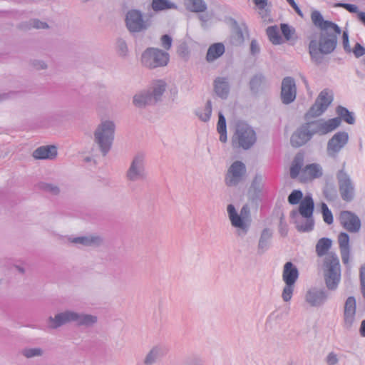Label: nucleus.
<instances>
[{
	"label": "nucleus",
	"instance_id": "1",
	"mask_svg": "<svg viewBox=\"0 0 365 365\" xmlns=\"http://www.w3.org/2000/svg\"><path fill=\"white\" fill-rule=\"evenodd\" d=\"M339 34L333 30H325L320 31L318 39L316 36L311 37L309 43L311 59L317 64L322 63L323 55L330 54L335 50Z\"/></svg>",
	"mask_w": 365,
	"mask_h": 365
},
{
	"label": "nucleus",
	"instance_id": "2",
	"mask_svg": "<svg viewBox=\"0 0 365 365\" xmlns=\"http://www.w3.org/2000/svg\"><path fill=\"white\" fill-rule=\"evenodd\" d=\"M74 322L78 327H91L98 322V317L96 315L76 312L67 309L64 312L50 316L47 320V328L49 329H57L61 327Z\"/></svg>",
	"mask_w": 365,
	"mask_h": 365
},
{
	"label": "nucleus",
	"instance_id": "3",
	"mask_svg": "<svg viewBox=\"0 0 365 365\" xmlns=\"http://www.w3.org/2000/svg\"><path fill=\"white\" fill-rule=\"evenodd\" d=\"M227 212L231 225L236 228L237 236L243 237L250 230L252 223L250 207L247 204L244 205L240 213L236 210L232 204L227 207Z\"/></svg>",
	"mask_w": 365,
	"mask_h": 365
},
{
	"label": "nucleus",
	"instance_id": "4",
	"mask_svg": "<svg viewBox=\"0 0 365 365\" xmlns=\"http://www.w3.org/2000/svg\"><path fill=\"white\" fill-rule=\"evenodd\" d=\"M153 13L145 14L140 9H130L125 17L126 29L131 34L144 33L153 26Z\"/></svg>",
	"mask_w": 365,
	"mask_h": 365
},
{
	"label": "nucleus",
	"instance_id": "5",
	"mask_svg": "<svg viewBox=\"0 0 365 365\" xmlns=\"http://www.w3.org/2000/svg\"><path fill=\"white\" fill-rule=\"evenodd\" d=\"M115 125L111 120L102 121L96 128L94 143L101 153L106 156L111 149L115 135Z\"/></svg>",
	"mask_w": 365,
	"mask_h": 365
},
{
	"label": "nucleus",
	"instance_id": "6",
	"mask_svg": "<svg viewBox=\"0 0 365 365\" xmlns=\"http://www.w3.org/2000/svg\"><path fill=\"white\" fill-rule=\"evenodd\" d=\"M324 266L326 286L329 290H336L341 280V269L337 255L334 252H329L324 259Z\"/></svg>",
	"mask_w": 365,
	"mask_h": 365
},
{
	"label": "nucleus",
	"instance_id": "7",
	"mask_svg": "<svg viewBox=\"0 0 365 365\" xmlns=\"http://www.w3.org/2000/svg\"><path fill=\"white\" fill-rule=\"evenodd\" d=\"M257 135L253 128L247 123L238 122L232 137V145L234 148L248 150L254 145Z\"/></svg>",
	"mask_w": 365,
	"mask_h": 365
},
{
	"label": "nucleus",
	"instance_id": "8",
	"mask_svg": "<svg viewBox=\"0 0 365 365\" xmlns=\"http://www.w3.org/2000/svg\"><path fill=\"white\" fill-rule=\"evenodd\" d=\"M170 55L168 52L160 48L149 47L142 53L141 62L149 68H156L168 65Z\"/></svg>",
	"mask_w": 365,
	"mask_h": 365
},
{
	"label": "nucleus",
	"instance_id": "9",
	"mask_svg": "<svg viewBox=\"0 0 365 365\" xmlns=\"http://www.w3.org/2000/svg\"><path fill=\"white\" fill-rule=\"evenodd\" d=\"M147 178L145 155L142 152L137 153L132 158L130 166L125 173L128 181H143Z\"/></svg>",
	"mask_w": 365,
	"mask_h": 365
},
{
	"label": "nucleus",
	"instance_id": "10",
	"mask_svg": "<svg viewBox=\"0 0 365 365\" xmlns=\"http://www.w3.org/2000/svg\"><path fill=\"white\" fill-rule=\"evenodd\" d=\"M334 100V95L329 89L322 90L317 96L314 103L304 115V119L308 120L312 118L322 115L331 105Z\"/></svg>",
	"mask_w": 365,
	"mask_h": 365
},
{
	"label": "nucleus",
	"instance_id": "11",
	"mask_svg": "<svg viewBox=\"0 0 365 365\" xmlns=\"http://www.w3.org/2000/svg\"><path fill=\"white\" fill-rule=\"evenodd\" d=\"M304 124L312 138L314 135H324L332 132L340 125V120L339 118H330L326 120L320 118L307 121Z\"/></svg>",
	"mask_w": 365,
	"mask_h": 365
},
{
	"label": "nucleus",
	"instance_id": "12",
	"mask_svg": "<svg viewBox=\"0 0 365 365\" xmlns=\"http://www.w3.org/2000/svg\"><path fill=\"white\" fill-rule=\"evenodd\" d=\"M336 180L341 199L351 202L355 197V185L350 175L342 168L337 172Z\"/></svg>",
	"mask_w": 365,
	"mask_h": 365
},
{
	"label": "nucleus",
	"instance_id": "13",
	"mask_svg": "<svg viewBox=\"0 0 365 365\" xmlns=\"http://www.w3.org/2000/svg\"><path fill=\"white\" fill-rule=\"evenodd\" d=\"M349 141V134L346 131L336 133L327 142V153L328 156L335 158Z\"/></svg>",
	"mask_w": 365,
	"mask_h": 365
},
{
	"label": "nucleus",
	"instance_id": "14",
	"mask_svg": "<svg viewBox=\"0 0 365 365\" xmlns=\"http://www.w3.org/2000/svg\"><path fill=\"white\" fill-rule=\"evenodd\" d=\"M356 302L353 296L349 297L343 309V327L347 331L352 330L356 322Z\"/></svg>",
	"mask_w": 365,
	"mask_h": 365
},
{
	"label": "nucleus",
	"instance_id": "15",
	"mask_svg": "<svg viewBox=\"0 0 365 365\" xmlns=\"http://www.w3.org/2000/svg\"><path fill=\"white\" fill-rule=\"evenodd\" d=\"M246 171V166L242 161L232 163L225 177L226 185L230 187L237 185L242 180Z\"/></svg>",
	"mask_w": 365,
	"mask_h": 365
},
{
	"label": "nucleus",
	"instance_id": "16",
	"mask_svg": "<svg viewBox=\"0 0 365 365\" xmlns=\"http://www.w3.org/2000/svg\"><path fill=\"white\" fill-rule=\"evenodd\" d=\"M280 97L282 102L288 105L294 102L297 97V86L292 77L287 76L282 79Z\"/></svg>",
	"mask_w": 365,
	"mask_h": 365
},
{
	"label": "nucleus",
	"instance_id": "17",
	"mask_svg": "<svg viewBox=\"0 0 365 365\" xmlns=\"http://www.w3.org/2000/svg\"><path fill=\"white\" fill-rule=\"evenodd\" d=\"M339 220L343 227L350 232H357L361 228V223L359 217L351 211H341Z\"/></svg>",
	"mask_w": 365,
	"mask_h": 365
},
{
	"label": "nucleus",
	"instance_id": "18",
	"mask_svg": "<svg viewBox=\"0 0 365 365\" xmlns=\"http://www.w3.org/2000/svg\"><path fill=\"white\" fill-rule=\"evenodd\" d=\"M168 348L163 344L153 346L143 359V365H155L160 361L168 353Z\"/></svg>",
	"mask_w": 365,
	"mask_h": 365
},
{
	"label": "nucleus",
	"instance_id": "19",
	"mask_svg": "<svg viewBox=\"0 0 365 365\" xmlns=\"http://www.w3.org/2000/svg\"><path fill=\"white\" fill-rule=\"evenodd\" d=\"M328 299V293L324 289L313 287L309 289L306 294V302L312 307H320Z\"/></svg>",
	"mask_w": 365,
	"mask_h": 365
},
{
	"label": "nucleus",
	"instance_id": "20",
	"mask_svg": "<svg viewBox=\"0 0 365 365\" xmlns=\"http://www.w3.org/2000/svg\"><path fill=\"white\" fill-rule=\"evenodd\" d=\"M314 209V200L310 195H306L300 202L298 211L293 210L290 212V217L294 219L298 214L304 218L313 217Z\"/></svg>",
	"mask_w": 365,
	"mask_h": 365
},
{
	"label": "nucleus",
	"instance_id": "21",
	"mask_svg": "<svg viewBox=\"0 0 365 365\" xmlns=\"http://www.w3.org/2000/svg\"><path fill=\"white\" fill-rule=\"evenodd\" d=\"M311 133L304 123L301 125L292 135L290 143L294 148H299L312 139Z\"/></svg>",
	"mask_w": 365,
	"mask_h": 365
},
{
	"label": "nucleus",
	"instance_id": "22",
	"mask_svg": "<svg viewBox=\"0 0 365 365\" xmlns=\"http://www.w3.org/2000/svg\"><path fill=\"white\" fill-rule=\"evenodd\" d=\"M311 19L315 26L321 29V31L325 30H333L338 34H341L340 27L335 23L324 20L323 16L319 11H314L311 14Z\"/></svg>",
	"mask_w": 365,
	"mask_h": 365
},
{
	"label": "nucleus",
	"instance_id": "23",
	"mask_svg": "<svg viewBox=\"0 0 365 365\" xmlns=\"http://www.w3.org/2000/svg\"><path fill=\"white\" fill-rule=\"evenodd\" d=\"M213 89L215 94L221 99L228 98L230 92V85L227 77H217L213 81Z\"/></svg>",
	"mask_w": 365,
	"mask_h": 365
},
{
	"label": "nucleus",
	"instance_id": "24",
	"mask_svg": "<svg viewBox=\"0 0 365 365\" xmlns=\"http://www.w3.org/2000/svg\"><path fill=\"white\" fill-rule=\"evenodd\" d=\"M247 27L245 23L239 24L234 20L232 23V33L230 41L232 45L240 46L245 41V34H247Z\"/></svg>",
	"mask_w": 365,
	"mask_h": 365
},
{
	"label": "nucleus",
	"instance_id": "25",
	"mask_svg": "<svg viewBox=\"0 0 365 365\" xmlns=\"http://www.w3.org/2000/svg\"><path fill=\"white\" fill-rule=\"evenodd\" d=\"M249 87L252 94L257 96L267 87V78L262 73L255 74L250 80Z\"/></svg>",
	"mask_w": 365,
	"mask_h": 365
},
{
	"label": "nucleus",
	"instance_id": "26",
	"mask_svg": "<svg viewBox=\"0 0 365 365\" xmlns=\"http://www.w3.org/2000/svg\"><path fill=\"white\" fill-rule=\"evenodd\" d=\"M57 148L54 145L40 146L37 148L32 154L35 159L38 160H53L57 156Z\"/></svg>",
	"mask_w": 365,
	"mask_h": 365
},
{
	"label": "nucleus",
	"instance_id": "27",
	"mask_svg": "<svg viewBox=\"0 0 365 365\" xmlns=\"http://www.w3.org/2000/svg\"><path fill=\"white\" fill-rule=\"evenodd\" d=\"M133 103L139 108H145L147 106L155 103L150 90H144L136 93L133 98Z\"/></svg>",
	"mask_w": 365,
	"mask_h": 365
},
{
	"label": "nucleus",
	"instance_id": "28",
	"mask_svg": "<svg viewBox=\"0 0 365 365\" xmlns=\"http://www.w3.org/2000/svg\"><path fill=\"white\" fill-rule=\"evenodd\" d=\"M299 277L297 267L292 262H287L284 264L282 272V279L284 283L295 284Z\"/></svg>",
	"mask_w": 365,
	"mask_h": 365
},
{
	"label": "nucleus",
	"instance_id": "29",
	"mask_svg": "<svg viewBox=\"0 0 365 365\" xmlns=\"http://www.w3.org/2000/svg\"><path fill=\"white\" fill-rule=\"evenodd\" d=\"M338 242L342 262L346 264L349 261L350 255L349 235L346 232H341L338 236Z\"/></svg>",
	"mask_w": 365,
	"mask_h": 365
},
{
	"label": "nucleus",
	"instance_id": "30",
	"mask_svg": "<svg viewBox=\"0 0 365 365\" xmlns=\"http://www.w3.org/2000/svg\"><path fill=\"white\" fill-rule=\"evenodd\" d=\"M272 237V232L270 229L264 228L262 231L257 246L258 255H262L269 250Z\"/></svg>",
	"mask_w": 365,
	"mask_h": 365
},
{
	"label": "nucleus",
	"instance_id": "31",
	"mask_svg": "<svg viewBox=\"0 0 365 365\" xmlns=\"http://www.w3.org/2000/svg\"><path fill=\"white\" fill-rule=\"evenodd\" d=\"M225 51V45L222 43H215L211 44L207 51L206 61L209 63L213 62L221 57Z\"/></svg>",
	"mask_w": 365,
	"mask_h": 365
},
{
	"label": "nucleus",
	"instance_id": "32",
	"mask_svg": "<svg viewBox=\"0 0 365 365\" xmlns=\"http://www.w3.org/2000/svg\"><path fill=\"white\" fill-rule=\"evenodd\" d=\"M70 242L76 245H80L83 247L97 246L101 242V239L96 236H81L69 239Z\"/></svg>",
	"mask_w": 365,
	"mask_h": 365
},
{
	"label": "nucleus",
	"instance_id": "33",
	"mask_svg": "<svg viewBox=\"0 0 365 365\" xmlns=\"http://www.w3.org/2000/svg\"><path fill=\"white\" fill-rule=\"evenodd\" d=\"M17 28L21 31H29L31 29H47L49 26L46 22L41 21L38 19H31L29 21L19 23Z\"/></svg>",
	"mask_w": 365,
	"mask_h": 365
},
{
	"label": "nucleus",
	"instance_id": "34",
	"mask_svg": "<svg viewBox=\"0 0 365 365\" xmlns=\"http://www.w3.org/2000/svg\"><path fill=\"white\" fill-rule=\"evenodd\" d=\"M184 6L192 13H203L207 9V3L204 0H184Z\"/></svg>",
	"mask_w": 365,
	"mask_h": 365
},
{
	"label": "nucleus",
	"instance_id": "35",
	"mask_svg": "<svg viewBox=\"0 0 365 365\" xmlns=\"http://www.w3.org/2000/svg\"><path fill=\"white\" fill-rule=\"evenodd\" d=\"M150 8L154 12H160L169 9H177L178 6L170 0H152Z\"/></svg>",
	"mask_w": 365,
	"mask_h": 365
},
{
	"label": "nucleus",
	"instance_id": "36",
	"mask_svg": "<svg viewBox=\"0 0 365 365\" xmlns=\"http://www.w3.org/2000/svg\"><path fill=\"white\" fill-rule=\"evenodd\" d=\"M322 174V167L317 163L306 165L302 171V177H307L310 179L320 178Z\"/></svg>",
	"mask_w": 365,
	"mask_h": 365
},
{
	"label": "nucleus",
	"instance_id": "37",
	"mask_svg": "<svg viewBox=\"0 0 365 365\" xmlns=\"http://www.w3.org/2000/svg\"><path fill=\"white\" fill-rule=\"evenodd\" d=\"M336 113L338 115V117H336L335 118H339L340 123H341V120H344L348 124H354L355 117L354 115V113L349 111L346 108L342 106H338L336 108Z\"/></svg>",
	"mask_w": 365,
	"mask_h": 365
},
{
	"label": "nucleus",
	"instance_id": "38",
	"mask_svg": "<svg viewBox=\"0 0 365 365\" xmlns=\"http://www.w3.org/2000/svg\"><path fill=\"white\" fill-rule=\"evenodd\" d=\"M332 241L327 237H322L319 239L316 245V252L319 257H322L328 255V251L331 247Z\"/></svg>",
	"mask_w": 365,
	"mask_h": 365
},
{
	"label": "nucleus",
	"instance_id": "39",
	"mask_svg": "<svg viewBox=\"0 0 365 365\" xmlns=\"http://www.w3.org/2000/svg\"><path fill=\"white\" fill-rule=\"evenodd\" d=\"M266 33L270 42L274 45H280L283 43L282 36L279 33L277 26H270L266 29Z\"/></svg>",
	"mask_w": 365,
	"mask_h": 365
},
{
	"label": "nucleus",
	"instance_id": "40",
	"mask_svg": "<svg viewBox=\"0 0 365 365\" xmlns=\"http://www.w3.org/2000/svg\"><path fill=\"white\" fill-rule=\"evenodd\" d=\"M217 130L220 134V140L222 143H225L227 140L226 119L221 112L218 114Z\"/></svg>",
	"mask_w": 365,
	"mask_h": 365
},
{
	"label": "nucleus",
	"instance_id": "41",
	"mask_svg": "<svg viewBox=\"0 0 365 365\" xmlns=\"http://www.w3.org/2000/svg\"><path fill=\"white\" fill-rule=\"evenodd\" d=\"M303 165V156L300 154L296 155L290 167V177L295 179L298 177Z\"/></svg>",
	"mask_w": 365,
	"mask_h": 365
},
{
	"label": "nucleus",
	"instance_id": "42",
	"mask_svg": "<svg viewBox=\"0 0 365 365\" xmlns=\"http://www.w3.org/2000/svg\"><path fill=\"white\" fill-rule=\"evenodd\" d=\"M166 83L163 81H159L154 85L150 91L155 103L160 100L161 96L165 91Z\"/></svg>",
	"mask_w": 365,
	"mask_h": 365
},
{
	"label": "nucleus",
	"instance_id": "43",
	"mask_svg": "<svg viewBox=\"0 0 365 365\" xmlns=\"http://www.w3.org/2000/svg\"><path fill=\"white\" fill-rule=\"evenodd\" d=\"M264 187L263 177L262 175L257 173L252 180L250 190H253L255 195L258 196Z\"/></svg>",
	"mask_w": 365,
	"mask_h": 365
},
{
	"label": "nucleus",
	"instance_id": "44",
	"mask_svg": "<svg viewBox=\"0 0 365 365\" xmlns=\"http://www.w3.org/2000/svg\"><path fill=\"white\" fill-rule=\"evenodd\" d=\"M195 114L198 116L200 120L203 122L209 121L212 115V101L210 100H207L203 112L202 110H196Z\"/></svg>",
	"mask_w": 365,
	"mask_h": 365
},
{
	"label": "nucleus",
	"instance_id": "45",
	"mask_svg": "<svg viewBox=\"0 0 365 365\" xmlns=\"http://www.w3.org/2000/svg\"><path fill=\"white\" fill-rule=\"evenodd\" d=\"M280 29L282 34L286 41H289L293 39V36L295 34V29L290 26L287 24H281Z\"/></svg>",
	"mask_w": 365,
	"mask_h": 365
},
{
	"label": "nucleus",
	"instance_id": "46",
	"mask_svg": "<svg viewBox=\"0 0 365 365\" xmlns=\"http://www.w3.org/2000/svg\"><path fill=\"white\" fill-rule=\"evenodd\" d=\"M21 354L26 358L30 359L36 356H41L43 354V351L39 347L26 348L22 350Z\"/></svg>",
	"mask_w": 365,
	"mask_h": 365
},
{
	"label": "nucleus",
	"instance_id": "47",
	"mask_svg": "<svg viewBox=\"0 0 365 365\" xmlns=\"http://www.w3.org/2000/svg\"><path fill=\"white\" fill-rule=\"evenodd\" d=\"M294 284H295L285 283L282 293V298L284 302H288L291 300L294 292Z\"/></svg>",
	"mask_w": 365,
	"mask_h": 365
},
{
	"label": "nucleus",
	"instance_id": "48",
	"mask_svg": "<svg viewBox=\"0 0 365 365\" xmlns=\"http://www.w3.org/2000/svg\"><path fill=\"white\" fill-rule=\"evenodd\" d=\"M321 210L323 215V220L327 225L333 223L334 218L331 211L329 209L327 205L324 202L321 204Z\"/></svg>",
	"mask_w": 365,
	"mask_h": 365
},
{
	"label": "nucleus",
	"instance_id": "49",
	"mask_svg": "<svg viewBox=\"0 0 365 365\" xmlns=\"http://www.w3.org/2000/svg\"><path fill=\"white\" fill-rule=\"evenodd\" d=\"M314 222L313 217L306 218L304 224L296 225V228L299 232H308L314 229Z\"/></svg>",
	"mask_w": 365,
	"mask_h": 365
},
{
	"label": "nucleus",
	"instance_id": "50",
	"mask_svg": "<svg viewBox=\"0 0 365 365\" xmlns=\"http://www.w3.org/2000/svg\"><path fill=\"white\" fill-rule=\"evenodd\" d=\"M302 192L299 190H294L288 196V202L291 205H297L302 201Z\"/></svg>",
	"mask_w": 365,
	"mask_h": 365
},
{
	"label": "nucleus",
	"instance_id": "51",
	"mask_svg": "<svg viewBox=\"0 0 365 365\" xmlns=\"http://www.w3.org/2000/svg\"><path fill=\"white\" fill-rule=\"evenodd\" d=\"M116 47L120 56H125L127 55L128 49L127 43L124 39L118 38L116 42Z\"/></svg>",
	"mask_w": 365,
	"mask_h": 365
},
{
	"label": "nucleus",
	"instance_id": "52",
	"mask_svg": "<svg viewBox=\"0 0 365 365\" xmlns=\"http://www.w3.org/2000/svg\"><path fill=\"white\" fill-rule=\"evenodd\" d=\"M41 188L44 191L54 195H57L60 192L59 187L57 185L51 183H42L41 185Z\"/></svg>",
	"mask_w": 365,
	"mask_h": 365
},
{
	"label": "nucleus",
	"instance_id": "53",
	"mask_svg": "<svg viewBox=\"0 0 365 365\" xmlns=\"http://www.w3.org/2000/svg\"><path fill=\"white\" fill-rule=\"evenodd\" d=\"M324 195L329 201H334L337 197L336 189L332 186H327L324 190Z\"/></svg>",
	"mask_w": 365,
	"mask_h": 365
},
{
	"label": "nucleus",
	"instance_id": "54",
	"mask_svg": "<svg viewBox=\"0 0 365 365\" xmlns=\"http://www.w3.org/2000/svg\"><path fill=\"white\" fill-rule=\"evenodd\" d=\"M336 7H340L346 9L350 13H356L358 12V6L355 4H348V3H342L339 2L335 4Z\"/></svg>",
	"mask_w": 365,
	"mask_h": 365
},
{
	"label": "nucleus",
	"instance_id": "55",
	"mask_svg": "<svg viewBox=\"0 0 365 365\" xmlns=\"http://www.w3.org/2000/svg\"><path fill=\"white\" fill-rule=\"evenodd\" d=\"M360 283L363 297L365 299V264L360 268Z\"/></svg>",
	"mask_w": 365,
	"mask_h": 365
},
{
	"label": "nucleus",
	"instance_id": "56",
	"mask_svg": "<svg viewBox=\"0 0 365 365\" xmlns=\"http://www.w3.org/2000/svg\"><path fill=\"white\" fill-rule=\"evenodd\" d=\"M161 44H162V46L166 49V50H169L171 46H172V38L168 35V34H165V35H163L161 36Z\"/></svg>",
	"mask_w": 365,
	"mask_h": 365
},
{
	"label": "nucleus",
	"instance_id": "57",
	"mask_svg": "<svg viewBox=\"0 0 365 365\" xmlns=\"http://www.w3.org/2000/svg\"><path fill=\"white\" fill-rule=\"evenodd\" d=\"M353 53L356 58H359L365 54V48L359 43H356L354 47Z\"/></svg>",
	"mask_w": 365,
	"mask_h": 365
},
{
	"label": "nucleus",
	"instance_id": "58",
	"mask_svg": "<svg viewBox=\"0 0 365 365\" xmlns=\"http://www.w3.org/2000/svg\"><path fill=\"white\" fill-rule=\"evenodd\" d=\"M342 43L344 51L347 53L351 52V48L349 45V34L347 31H344L342 34Z\"/></svg>",
	"mask_w": 365,
	"mask_h": 365
},
{
	"label": "nucleus",
	"instance_id": "59",
	"mask_svg": "<svg viewBox=\"0 0 365 365\" xmlns=\"http://www.w3.org/2000/svg\"><path fill=\"white\" fill-rule=\"evenodd\" d=\"M338 361L337 355L334 352L329 353L326 358V362L328 365H336Z\"/></svg>",
	"mask_w": 365,
	"mask_h": 365
},
{
	"label": "nucleus",
	"instance_id": "60",
	"mask_svg": "<svg viewBox=\"0 0 365 365\" xmlns=\"http://www.w3.org/2000/svg\"><path fill=\"white\" fill-rule=\"evenodd\" d=\"M260 51L259 46L256 39H252L250 43V53L253 56L258 54Z\"/></svg>",
	"mask_w": 365,
	"mask_h": 365
},
{
	"label": "nucleus",
	"instance_id": "61",
	"mask_svg": "<svg viewBox=\"0 0 365 365\" xmlns=\"http://www.w3.org/2000/svg\"><path fill=\"white\" fill-rule=\"evenodd\" d=\"M287 1L289 3V4L292 7V9L296 11V13L300 16H302L303 14L301 11L300 8L298 6V5L296 4L294 0H287Z\"/></svg>",
	"mask_w": 365,
	"mask_h": 365
},
{
	"label": "nucleus",
	"instance_id": "62",
	"mask_svg": "<svg viewBox=\"0 0 365 365\" xmlns=\"http://www.w3.org/2000/svg\"><path fill=\"white\" fill-rule=\"evenodd\" d=\"M33 65L37 70H43V69L47 68L46 63L43 61H39V60L34 61L33 63Z\"/></svg>",
	"mask_w": 365,
	"mask_h": 365
},
{
	"label": "nucleus",
	"instance_id": "63",
	"mask_svg": "<svg viewBox=\"0 0 365 365\" xmlns=\"http://www.w3.org/2000/svg\"><path fill=\"white\" fill-rule=\"evenodd\" d=\"M255 4L260 9H263L267 4V0H253Z\"/></svg>",
	"mask_w": 365,
	"mask_h": 365
},
{
	"label": "nucleus",
	"instance_id": "64",
	"mask_svg": "<svg viewBox=\"0 0 365 365\" xmlns=\"http://www.w3.org/2000/svg\"><path fill=\"white\" fill-rule=\"evenodd\" d=\"M359 333L361 336L365 337V319L361 322L360 328H359Z\"/></svg>",
	"mask_w": 365,
	"mask_h": 365
}]
</instances>
